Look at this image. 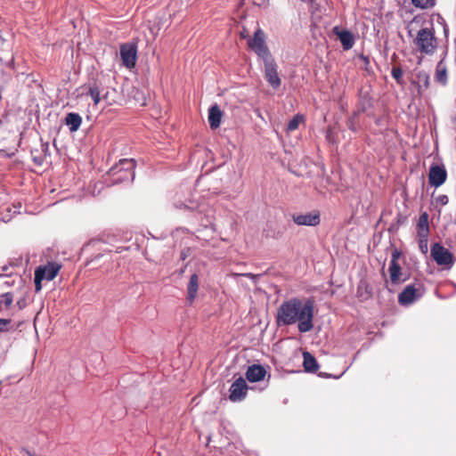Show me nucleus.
<instances>
[{
    "label": "nucleus",
    "mask_w": 456,
    "mask_h": 456,
    "mask_svg": "<svg viewBox=\"0 0 456 456\" xmlns=\"http://www.w3.org/2000/svg\"><path fill=\"white\" fill-rule=\"evenodd\" d=\"M314 302L311 298L305 301L298 297L289 298L278 307L276 323L279 327L297 323L299 332H309L314 328Z\"/></svg>",
    "instance_id": "obj_1"
},
{
    "label": "nucleus",
    "mask_w": 456,
    "mask_h": 456,
    "mask_svg": "<svg viewBox=\"0 0 456 456\" xmlns=\"http://www.w3.org/2000/svg\"><path fill=\"white\" fill-rule=\"evenodd\" d=\"M419 20L414 18L407 26V34L412 38V45L422 54L432 55L437 47V39L433 27L420 28L414 33Z\"/></svg>",
    "instance_id": "obj_2"
},
{
    "label": "nucleus",
    "mask_w": 456,
    "mask_h": 456,
    "mask_svg": "<svg viewBox=\"0 0 456 456\" xmlns=\"http://www.w3.org/2000/svg\"><path fill=\"white\" fill-rule=\"evenodd\" d=\"M134 159H124L114 165L107 174L106 183L109 185L119 183H131L134 179Z\"/></svg>",
    "instance_id": "obj_3"
},
{
    "label": "nucleus",
    "mask_w": 456,
    "mask_h": 456,
    "mask_svg": "<svg viewBox=\"0 0 456 456\" xmlns=\"http://www.w3.org/2000/svg\"><path fill=\"white\" fill-rule=\"evenodd\" d=\"M248 45L262 60L272 56L265 43V32L259 28L254 32L253 37L248 39Z\"/></svg>",
    "instance_id": "obj_4"
},
{
    "label": "nucleus",
    "mask_w": 456,
    "mask_h": 456,
    "mask_svg": "<svg viewBox=\"0 0 456 456\" xmlns=\"http://www.w3.org/2000/svg\"><path fill=\"white\" fill-rule=\"evenodd\" d=\"M424 294V288L421 283L407 285L398 296V302L401 305H409L419 299Z\"/></svg>",
    "instance_id": "obj_5"
},
{
    "label": "nucleus",
    "mask_w": 456,
    "mask_h": 456,
    "mask_svg": "<svg viewBox=\"0 0 456 456\" xmlns=\"http://www.w3.org/2000/svg\"><path fill=\"white\" fill-rule=\"evenodd\" d=\"M400 256L401 252L398 249L393 250L388 267L390 281L395 285L403 283L410 278V275L407 273L402 272L401 266L397 262Z\"/></svg>",
    "instance_id": "obj_6"
},
{
    "label": "nucleus",
    "mask_w": 456,
    "mask_h": 456,
    "mask_svg": "<svg viewBox=\"0 0 456 456\" xmlns=\"http://www.w3.org/2000/svg\"><path fill=\"white\" fill-rule=\"evenodd\" d=\"M430 254L437 265L452 267L454 262L453 255L442 244L436 242L431 246Z\"/></svg>",
    "instance_id": "obj_7"
},
{
    "label": "nucleus",
    "mask_w": 456,
    "mask_h": 456,
    "mask_svg": "<svg viewBox=\"0 0 456 456\" xmlns=\"http://www.w3.org/2000/svg\"><path fill=\"white\" fill-rule=\"evenodd\" d=\"M248 387L242 377L236 379L229 389V399L233 403L241 402L245 399Z\"/></svg>",
    "instance_id": "obj_8"
},
{
    "label": "nucleus",
    "mask_w": 456,
    "mask_h": 456,
    "mask_svg": "<svg viewBox=\"0 0 456 456\" xmlns=\"http://www.w3.org/2000/svg\"><path fill=\"white\" fill-rule=\"evenodd\" d=\"M265 65V77L271 86H280L281 79L277 71V65L273 56L263 59Z\"/></svg>",
    "instance_id": "obj_9"
},
{
    "label": "nucleus",
    "mask_w": 456,
    "mask_h": 456,
    "mask_svg": "<svg viewBox=\"0 0 456 456\" xmlns=\"http://www.w3.org/2000/svg\"><path fill=\"white\" fill-rule=\"evenodd\" d=\"M120 57L126 68L134 67L137 57V47L134 44H124L120 46Z\"/></svg>",
    "instance_id": "obj_10"
},
{
    "label": "nucleus",
    "mask_w": 456,
    "mask_h": 456,
    "mask_svg": "<svg viewBox=\"0 0 456 456\" xmlns=\"http://www.w3.org/2000/svg\"><path fill=\"white\" fill-rule=\"evenodd\" d=\"M447 178V172L444 166L432 165L429 168L428 182L436 188L444 183Z\"/></svg>",
    "instance_id": "obj_11"
},
{
    "label": "nucleus",
    "mask_w": 456,
    "mask_h": 456,
    "mask_svg": "<svg viewBox=\"0 0 456 456\" xmlns=\"http://www.w3.org/2000/svg\"><path fill=\"white\" fill-rule=\"evenodd\" d=\"M292 219L296 224L306 226H316L321 221L318 213L294 214Z\"/></svg>",
    "instance_id": "obj_12"
},
{
    "label": "nucleus",
    "mask_w": 456,
    "mask_h": 456,
    "mask_svg": "<svg viewBox=\"0 0 456 456\" xmlns=\"http://www.w3.org/2000/svg\"><path fill=\"white\" fill-rule=\"evenodd\" d=\"M369 87H361L359 90V104L356 111L359 113H366L368 116H371L372 113L370 109L372 107V99L370 96L369 91L364 90Z\"/></svg>",
    "instance_id": "obj_13"
},
{
    "label": "nucleus",
    "mask_w": 456,
    "mask_h": 456,
    "mask_svg": "<svg viewBox=\"0 0 456 456\" xmlns=\"http://www.w3.org/2000/svg\"><path fill=\"white\" fill-rule=\"evenodd\" d=\"M333 33L339 38L344 50H349L354 46V38L349 30L341 29L339 27L336 26L333 28Z\"/></svg>",
    "instance_id": "obj_14"
},
{
    "label": "nucleus",
    "mask_w": 456,
    "mask_h": 456,
    "mask_svg": "<svg viewBox=\"0 0 456 456\" xmlns=\"http://www.w3.org/2000/svg\"><path fill=\"white\" fill-rule=\"evenodd\" d=\"M266 370L260 364L250 365L246 371V379L249 382H258L265 379Z\"/></svg>",
    "instance_id": "obj_15"
},
{
    "label": "nucleus",
    "mask_w": 456,
    "mask_h": 456,
    "mask_svg": "<svg viewBox=\"0 0 456 456\" xmlns=\"http://www.w3.org/2000/svg\"><path fill=\"white\" fill-rule=\"evenodd\" d=\"M199 289V276L193 273L190 277V281L187 285V297L186 301L189 305H191L197 297Z\"/></svg>",
    "instance_id": "obj_16"
},
{
    "label": "nucleus",
    "mask_w": 456,
    "mask_h": 456,
    "mask_svg": "<svg viewBox=\"0 0 456 456\" xmlns=\"http://www.w3.org/2000/svg\"><path fill=\"white\" fill-rule=\"evenodd\" d=\"M223 111L217 104L212 105L208 110V122L212 129H216L220 126Z\"/></svg>",
    "instance_id": "obj_17"
},
{
    "label": "nucleus",
    "mask_w": 456,
    "mask_h": 456,
    "mask_svg": "<svg viewBox=\"0 0 456 456\" xmlns=\"http://www.w3.org/2000/svg\"><path fill=\"white\" fill-rule=\"evenodd\" d=\"M60 268L61 266L58 264L49 263L45 266L38 267L37 270L42 274L44 279H46L47 281H52L58 274Z\"/></svg>",
    "instance_id": "obj_18"
},
{
    "label": "nucleus",
    "mask_w": 456,
    "mask_h": 456,
    "mask_svg": "<svg viewBox=\"0 0 456 456\" xmlns=\"http://www.w3.org/2000/svg\"><path fill=\"white\" fill-rule=\"evenodd\" d=\"M64 123L69 127V131L74 133L79 129L82 124V118L78 113L69 112L66 115Z\"/></svg>",
    "instance_id": "obj_19"
},
{
    "label": "nucleus",
    "mask_w": 456,
    "mask_h": 456,
    "mask_svg": "<svg viewBox=\"0 0 456 456\" xmlns=\"http://www.w3.org/2000/svg\"><path fill=\"white\" fill-rule=\"evenodd\" d=\"M103 91V98L110 104L117 103L123 99L117 92V87H101Z\"/></svg>",
    "instance_id": "obj_20"
},
{
    "label": "nucleus",
    "mask_w": 456,
    "mask_h": 456,
    "mask_svg": "<svg viewBox=\"0 0 456 456\" xmlns=\"http://www.w3.org/2000/svg\"><path fill=\"white\" fill-rule=\"evenodd\" d=\"M204 211L203 208L200 207V209L198 212V218L200 220V225L203 228L213 227L214 225V211L212 209H208L202 216V212Z\"/></svg>",
    "instance_id": "obj_21"
},
{
    "label": "nucleus",
    "mask_w": 456,
    "mask_h": 456,
    "mask_svg": "<svg viewBox=\"0 0 456 456\" xmlns=\"http://www.w3.org/2000/svg\"><path fill=\"white\" fill-rule=\"evenodd\" d=\"M303 365L306 372L314 373L318 370L319 364L316 359L309 352H305L303 354Z\"/></svg>",
    "instance_id": "obj_22"
},
{
    "label": "nucleus",
    "mask_w": 456,
    "mask_h": 456,
    "mask_svg": "<svg viewBox=\"0 0 456 456\" xmlns=\"http://www.w3.org/2000/svg\"><path fill=\"white\" fill-rule=\"evenodd\" d=\"M417 234H429L428 214L423 212L418 221Z\"/></svg>",
    "instance_id": "obj_23"
},
{
    "label": "nucleus",
    "mask_w": 456,
    "mask_h": 456,
    "mask_svg": "<svg viewBox=\"0 0 456 456\" xmlns=\"http://www.w3.org/2000/svg\"><path fill=\"white\" fill-rule=\"evenodd\" d=\"M359 114L360 113L357 112L356 110L354 111L353 115L347 120L348 128L352 132H354V133L359 131V129H360V125H359V122L357 120V117H358Z\"/></svg>",
    "instance_id": "obj_24"
},
{
    "label": "nucleus",
    "mask_w": 456,
    "mask_h": 456,
    "mask_svg": "<svg viewBox=\"0 0 456 456\" xmlns=\"http://www.w3.org/2000/svg\"><path fill=\"white\" fill-rule=\"evenodd\" d=\"M89 95L94 104H97L100 102L102 97H103V91L101 87H89Z\"/></svg>",
    "instance_id": "obj_25"
},
{
    "label": "nucleus",
    "mask_w": 456,
    "mask_h": 456,
    "mask_svg": "<svg viewBox=\"0 0 456 456\" xmlns=\"http://www.w3.org/2000/svg\"><path fill=\"white\" fill-rule=\"evenodd\" d=\"M428 236L429 234H417L418 241H419V248L421 253L427 254L428 248Z\"/></svg>",
    "instance_id": "obj_26"
},
{
    "label": "nucleus",
    "mask_w": 456,
    "mask_h": 456,
    "mask_svg": "<svg viewBox=\"0 0 456 456\" xmlns=\"http://www.w3.org/2000/svg\"><path fill=\"white\" fill-rule=\"evenodd\" d=\"M412 4L420 9H428L433 7L436 0H411Z\"/></svg>",
    "instance_id": "obj_27"
},
{
    "label": "nucleus",
    "mask_w": 456,
    "mask_h": 456,
    "mask_svg": "<svg viewBox=\"0 0 456 456\" xmlns=\"http://www.w3.org/2000/svg\"><path fill=\"white\" fill-rule=\"evenodd\" d=\"M303 120V116L301 115H296L291 120L289 121L287 125V130L288 131H294L296 130L300 122Z\"/></svg>",
    "instance_id": "obj_28"
},
{
    "label": "nucleus",
    "mask_w": 456,
    "mask_h": 456,
    "mask_svg": "<svg viewBox=\"0 0 456 456\" xmlns=\"http://www.w3.org/2000/svg\"><path fill=\"white\" fill-rule=\"evenodd\" d=\"M14 330L15 329L12 326V321L10 319H0V332H7Z\"/></svg>",
    "instance_id": "obj_29"
},
{
    "label": "nucleus",
    "mask_w": 456,
    "mask_h": 456,
    "mask_svg": "<svg viewBox=\"0 0 456 456\" xmlns=\"http://www.w3.org/2000/svg\"><path fill=\"white\" fill-rule=\"evenodd\" d=\"M391 74H392L393 77L395 79L397 84H402L403 71L400 67H394L392 69Z\"/></svg>",
    "instance_id": "obj_30"
},
{
    "label": "nucleus",
    "mask_w": 456,
    "mask_h": 456,
    "mask_svg": "<svg viewBox=\"0 0 456 456\" xmlns=\"http://www.w3.org/2000/svg\"><path fill=\"white\" fill-rule=\"evenodd\" d=\"M1 298H2V300L0 301V304L4 303L5 307L8 308L12 304L13 295L11 292H6V293H4L3 295H1Z\"/></svg>",
    "instance_id": "obj_31"
},
{
    "label": "nucleus",
    "mask_w": 456,
    "mask_h": 456,
    "mask_svg": "<svg viewBox=\"0 0 456 456\" xmlns=\"http://www.w3.org/2000/svg\"><path fill=\"white\" fill-rule=\"evenodd\" d=\"M21 78H24V79H20V81L22 82L23 84H26L27 86H31L33 83L37 82V80L35 78V76L33 74H27V75L22 74Z\"/></svg>",
    "instance_id": "obj_32"
},
{
    "label": "nucleus",
    "mask_w": 456,
    "mask_h": 456,
    "mask_svg": "<svg viewBox=\"0 0 456 456\" xmlns=\"http://www.w3.org/2000/svg\"><path fill=\"white\" fill-rule=\"evenodd\" d=\"M436 81L441 83V84H445L446 83V79H447V76H446V70L445 69H437L436 70Z\"/></svg>",
    "instance_id": "obj_33"
},
{
    "label": "nucleus",
    "mask_w": 456,
    "mask_h": 456,
    "mask_svg": "<svg viewBox=\"0 0 456 456\" xmlns=\"http://www.w3.org/2000/svg\"><path fill=\"white\" fill-rule=\"evenodd\" d=\"M43 280H44V277L42 276V274L37 270H36L34 281H35V287H36L37 291H39L41 289V288H42L41 282Z\"/></svg>",
    "instance_id": "obj_34"
},
{
    "label": "nucleus",
    "mask_w": 456,
    "mask_h": 456,
    "mask_svg": "<svg viewBox=\"0 0 456 456\" xmlns=\"http://www.w3.org/2000/svg\"><path fill=\"white\" fill-rule=\"evenodd\" d=\"M448 201H449L448 197L445 194L438 195L436 198V203L440 206H445L448 203Z\"/></svg>",
    "instance_id": "obj_35"
},
{
    "label": "nucleus",
    "mask_w": 456,
    "mask_h": 456,
    "mask_svg": "<svg viewBox=\"0 0 456 456\" xmlns=\"http://www.w3.org/2000/svg\"><path fill=\"white\" fill-rule=\"evenodd\" d=\"M26 299L25 298H20L17 301V305L19 306L20 309H23L25 306H26Z\"/></svg>",
    "instance_id": "obj_36"
},
{
    "label": "nucleus",
    "mask_w": 456,
    "mask_h": 456,
    "mask_svg": "<svg viewBox=\"0 0 456 456\" xmlns=\"http://www.w3.org/2000/svg\"><path fill=\"white\" fill-rule=\"evenodd\" d=\"M326 139L330 142H333V137H332V130L330 128H329L327 130V133H326Z\"/></svg>",
    "instance_id": "obj_37"
},
{
    "label": "nucleus",
    "mask_w": 456,
    "mask_h": 456,
    "mask_svg": "<svg viewBox=\"0 0 456 456\" xmlns=\"http://www.w3.org/2000/svg\"><path fill=\"white\" fill-rule=\"evenodd\" d=\"M33 161L37 164L41 166L43 164V159L40 157H34Z\"/></svg>",
    "instance_id": "obj_38"
},
{
    "label": "nucleus",
    "mask_w": 456,
    "mask_h": 456,
    "mask_svg": "<svg viewBox=\"0 0 456 456\" xmlns=\"http://www.w3.org/2000/svg\"><path fill=\"white\" fill-rule=\"evenodd\" d=\"M22 452H24L28 456H37L35 452H32L25 448H22Z\"/></svg>",
    "instance_id": "obj_39"
},
{
    "label": "nucleus",
    "mask_w": 456,
    "mask_h": 456,
    "mask_svg": "<svg viewBox=\"0 0 456 456\" xmlns=\"http://www.w3.org/2000/svg\"><path fill=\"white\" fill-rule=\"evenodd\" d=\"M182 207H183L184 208H188V209H193L194 208V207L188 206L186 204H182L181 206L176 205V208H182Z\"/></svg>",
    "instance_id": "obj_40"
},
{
    "label": "nucleus",
    "mask_w": 456,
    "mask_h": 456,
    "mask_svg": "<svg viewBox=\"0 0 456 456\" xmlns=\"http://www.w3.org/2000/svg\"><path fill=\"white\" fill-rule=\"evenodd\" d=\"M242 275H243V276H245V277H250V278H253V279H256V275H254V274H252V273H243Z\"/></svg>",
    "instance_id": "obj_41"
},
{
    "label": "nucleus",
    "mask_w": 456,
    "mask_h": 456,
    "mask_svg": "<svg viewBox=\"0 0 456 456\" xmlns=\"http://www.w3.org/2000/svg\"><path fill=\"white\" fill-rule=\"evenodd\" d=\"M319 376L326 377V378L331 377V375H328V374H325V373H320Z\"/></svg>",
    "instance_id": "obj_42"
},
{
    "label": "nucleus",
    "mask_w": 456,
    "mask_h": 456,
    "mask_svg": "<svg viewBox=\"0 0 456 456\" xmlns=\"http://www.w3.org/2000/svg\"><path fill=\"white\" fill-rule=\"evenodd\" d=\"M300 1H301V2H305H305H310V3H312L314 0H300Z\"/></svg>",
    "instance_id": "obj_43"
},
{
    "label": "nucleus",
    "mask_w": 456,
    "mask_h": 456,
    "mask_svg": "<svg viewBox=\"0 0 456 456\" xmlns=\"http://www.w3.org/2000/svg\"><path fill=\"white\" fill-rule=\"evenodd\" d=\"M244 35H245V32H242L241 37H245Z\"/></svg>",
    "instance_id": "obj_44"
},
{
    "label": "nucleus",
    "mask_w": 456,
    "mask_h": 456,
    "mask_svg": "<svg viewBox=\"0 0 456 456\" xmlns=\"http://www.w3.org/2000/svg\"><path fill=\"white\" fill-rule=\"evenodd\" d=\"M244 35H245V32H242L241 37H245Z\"/></svg>",
    "instance_id": "obj_45"
},
{
    "label": "nucleus",
    "mask_w": 456,
    "mask_h": 456,
    "mask_svg": "<svg viewBox=\"0 0 456 456\" xmlns=\"http://www.w3.org/2000/svg\"><path fill=\"white\" fill-rule=\"evenodd\" d=\"M3 381H0V386L2 385Z\"/></svg>",
    "instance_id": "obj_46"
},
{
    "label": "nucleus",
    "mask_w": 456,
    "mask_h": 456,
    "mask_svg": "<svg viewBox=\"0 0 456 456\" xmlns=\"http://www.w3.org/2000/svg\"><path fill=\"white\" fill-rule=\"evenodd\" d=\"M4 151H0V153L3 152Z\"/></svg>",
    "instance_id": "obj_47"
}]
</instances>
